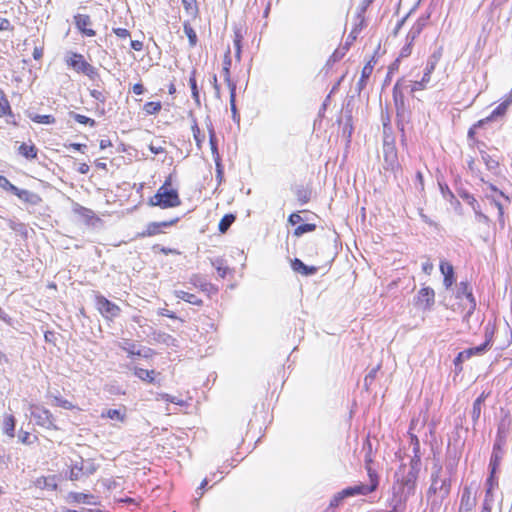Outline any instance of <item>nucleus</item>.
Here are the masks:
<instances>
[{
	"instance_id": "60",
	"label": "nucleus",
	"mask_w": 512,
	"mask_h": 512,
	"mask_svg": "<svg viewBox=\"0 0 512 512\" xmlns=\"http://www.w3.org/2000/svg\"><path fill=\"white\" fill-rule=\"evenodd\" d=\"M297 197L302 204L307 203L309 201V193L305 189H299L297 191Z\"/></svg>"
},
{
	"instance_id": "53",
	"label": "nucleus",
	"mask_w": 512,
	"mask_h": 512,
	"mask_svg": "<svg viewBox=\"0 0 512 512\" xmlns=\"http://www.w3.org/2000/svg\"><path fill=\"white\" fill-rule=\"evenodd\" d=\"M207 485H208V480L207 479L202 480L200 486L197 487V489L195 491V495H196L195 498H194L195 502H198L199 499L202 497L203 490L206 488Z\"/></svg>"
},
{
	"instance_id": "61",
	"label": "nucleus",
	"mask_w": 512,
	"mask_h": 512,
	"mask_svg": "<svg viewBox=\"0 0 512 512\" xmlns=\"http://www.w3.org/2000/svg\"><path fill=\"white\" fill-rule=\"evenodd\" d=\"M492 203L495 205V207L498 210L499 221L503 222L504 210H503L502 203L500 201H498L497 199H492Z\"/></svg>"
},
{
	"instance_id": "23",
	"label": "nucleus",
	"mask_w": 512,
	"mask_h": 512,
	"mask_svg": "<svg viewBox=\"0 0 512 512\" xmlns=\"http://www.w3.org/2000/svg\"><path fill=\"white\" fill-rule=\"evenodd\" d=\"M393 96L397 108V117L404 118V100L403 95L399 92V83H396L393 88Z\"/></svg>"
},
{
	"instance_id": "6",
	"label": "nucleus",
	"mask_w": 512,
	"mask_h": 512,
	"mask_svg": "<svg viewBox=\"0 0 512 512\" xmlns=\"http://www.w3.org/2000/svg\"><path fill=\"white\" fill-rule=\"evenodd\" d=\"M95 301L97 310L104 318L112 320L120 315V307L103 295L97 294L95 296Z\"/></svg>"
},
{
	"instance_id": "25",
	"label": "nucleus",
	"mask_w": 512,
	"mask_h": 512,
	"mask_svg": "<svg viewBox=\"0 0 512 512\" xmlns=\"http://www.w3.org/2000/svg\"><path fill=\"white\" fill-rule=\"evenodd\" d=\"M460 197L466 201L471 207L472 209L474 210V212L476 213V215H478L479 217L483 218V219H487V217L485 215H483L481 212H480V206H479V203L478 201L474 198L473 195H471L470 193L464 191V192H461L460 193Z\"/></svg>"
},
{
	"instance_id": "13",
	"label": "nucleus",
	"mask_w": 512,
	"mask_h": 512,
	"mask_svg": "<svg viewBox=\"0 0 512 512\" xmlns=\"http://www.w3.org/2000/svg\"><path fill=\"white\" fill-rule=\"evenodd\" d=\"M100 417L102 419H110L114 422L124 423L127 419V413L125 407H120L117 409H103Z\"/></svg>"
},
{
	"instance_id": "33",
	"label": "nucleus",
	"mask_w": 512,
	"mask_h": 512,
	"mask_svg": "<svg viewBox=\"0 0 512 512\" xmlns=\"http://www.w3.org/2000/svg\"><path fill=\"white\" fill-rule=\"evenodd\" d=\"M189 85L192 92V98L196 102L197 106H200V96H199V90L196 82V70H193L191 72V75L189 77Z\"/></svg>"
},
{
	"instance_id": "34",
	"label": "nucleus",
	"mask_w": 512,
	"mask_h": 512,
	"mask_svg": "<svg viewBox=\"0 0 512 512\" xmlns=\"http://www.w3.org/2000/svg\"><path fill=\"white\" fill-rule=\"evenodd\" d=\"M230 51L226 53L224 57V66H223V76L224 80L227 83L228 88L230 89V85H236L230 78V66H231V58L229 57Z\"/></svg>"
},
{
	"instance_id": "22",
	"label": "nucleus",
	"mask_w": 512,
	"mask_h": 512,
	"mask_svg": "<svg viewBox=\"0 0 512 512\" xmlns=\"http://www.w3.org/2000/svg\"><path fill=\"white\" fill-rule=\"evenodd\" d=\"M487 397H488V394H486L485 392H482L481 395L473 403L471 417H472V421H473L474 425L477 423V421L480 418L482 405L485 402Z\"/></svg>"
},
{
	"instance_id": "51",
	"label": "nucleus",
	"mask_w": 512,
	"mask_h": 512,
	"mask_svg": "<svg viewBox=\"0 0 512 512\" xmlns=\"http://www.w3.org/2000/svg\"><path fill=\"white\" fill-rule=\"evenodd\" d=\"M380 366L377 365L376 367H374L373 369L370 370V372L365 376V379H364V385L368 388L372 382L374 381L375 377H376V374L379 370Z\"/></svg>"
},
{
	"instance_id": "54",
	"label": "nucleus",
	"mask_w": 512,
	"mask_h": 512,
	"mask_svg": "<svg viewBox=\"0 0 512 512\" xmlns=\"http://www.w3.org/2000/svg\"><path fill=\"white\" fill-rule=\"evenodd\" d=\"M55 402H56V405L57 406H60L64 409H67V410H71L74 408V405L72 404V402L68 401V400H65V399H61V398H58L56 397L55 398Z\"/></svg>"
},
{
	"instance_id": "17",
	"label": "nucleus",
	"mask_w": 512,
	"mask_h": 512,
	"mask_svg": "<svg viewBox=\"0 0 512 512\" xmlns=\"http://www.w3.org/2000/svg\"><path fill=\"white\" fill-rule=\"evenodd\" d=\"M440 271L444 276L443 284L446 289H449L455 282L454 268L447 261H441Z\"/></svg>"
},
{
	"instance_id": "56",
	"label": "nucleus",
	"mask_w": 512,
	"mask_h": 512,
	"mask_svg": "<svg viewBox=\"0 0 512 512\" xmlns=\"http://www.w3.org/2000/svg\"><path fill=\"white\" fill-rule=\"evenodd\" d=\"M468 302H469L468 310H467V312L465 313V315L463 317V321L464 322H468L470 316L473 314V312H474V310L476 308V301H475V299L470 300Z\"/></svg>"
},
{
	"instance_id": "9",
	"label": "nucleus",
	"mask_w": 512,
	"mask_h": 512,
	"mask_svg": "<svg viewBox=\"0 0 512 512\" xmlns=\"http://www.w3.org/2000/svg\"><path fill=\"white\" fill-rule=\"evenodd\" d=\"M476 505V491L472 488V486L464 487L461 503H460V511L471 512Z\"/></svg>"
},
{
	"instance_id": "43",
	"label": "nucleus",
	"mask_w": 512,
	"mask_h": 512,
	"mask_svg": "<svg viewBox=\"0 0 512 512\" xmlns=\"http://www.w3.org/2000/svg\"><path fill=\"white\" fill-rule=\"evenodd\" d=\"M11 115V107L9 105L8 100L6 99L3 92L0 90V117L4 115Z\"/></svg>"
},
{
	"instance_id": "41",
	"label": "nucleus",
	"mask_w": 512,
	"mask_h": 512,
	"mask_svg": "<svg viewBox=\"0 0 512 512\" xmlns=\"http://www.w3.org/2000/svg\"><path fill=\"white\" fill-rule=\"evenodd\" d=\"M69 115L71 118H73L76 122H78L80 124L89 125L91 127L95 126V124H96L94 119L89 118L85 115H81V114L75 113L73 111L69 112Z\"/></svg>"
},
{
	"instance_id": "5",
	"label": "nucleus",
	"mask_w": 512,
	"mask_h": 512,
	"mask_svg": "<svg viewBox=\"0 0 512 512\" xmlns=\"http://www.w3.org/2000/svg\"><path fill=\"white\" fill-rule=\"evenodd\" d=\"M498 488V481H495L493 485L489 484L488 480L485 481V497L483 500V510L482 512H501L502 506L501 501L499 500V495H496V490Z\"/></svg>"
},
{
	"instance_id": "64",
	"label": "nucleus",
	"mask_w": 512,
	"mask_h": 512,
	"mask_svg": "<svg viewBox=\"0 0 512 512\" xmlns=\"http://www.w3.org/2000/svg\"><path fill=\"white\" fill-rule=\"evenodd\" d=\"M302 221V218L301 216L298 214V213H292L289 218H288V222L291 224V225H296L298 224L299 222Z\"/></svg>"
},
{
	"instance_id": "28",
	"label": "nucleus",
	"mask_w": 512,
	"mask_h": 512,
	"mask_svg": "<svg viewBox=\"0 0 512 512\" xmlns=\"http://www.w3.org/2000/svg\"><path fill=\"white\" fill-rule=\"evenodd\" d=\"M68 478L71 481H78V480H82L83 478H85L84 472H83V466L80 464V460L75 461L71 465Z\"/></svg>"
},
{
	"instance_id": "40",
	"label": "nucleus",
	"mask_w": 512,
	"mask_h": 512,
	"mask_svg": "<svg viewBox=\"0 0 512 512\" xmlns=\"http://www.w3.org/2000/svg\"><path fill=\"white\" fill-rule=\"evenodd\" d=\"M235 221V216L233 214H226L219 222L218 229L221 233H225L232 223Z\"/></svg>"
},
{
	"instance_id": "27",
	"label": "nucleus",
	"mask_w": 512,
	"mask_h": 512,
	"mask_svg": "<svg viewBox=\"0 0 512 512\" xmlns=\"http://www.w3.org/2000/svg\"><path fill=\"white\" fill-rule=\"evenodd\" d=\"M18 152L27 159H35L38 150L34 144L22 143L18 148Z\"/></svg>"
},
{
	"instance_id": "44",
	"label": "nucleus",
	"mask_w": 512,
	"mask_h": 512,
	"mask_svg": "<svg viewBox=\"0 0 512 512\" xmlns=\"http://www.w3.org/2000/svg\"><path fill=\"white\" fill-rule=\"evenodd\" d=\"M161 232L159 225L157 222H151L147 225L146 230L143 231L140 236L141 237H148V236H154L156 234H159Z\"/></svg>"
},
{
	"instance_id": "4",
	"label": "nucleus",
	"mask_w": 512,
	"mask_h": 512,
	"mask_svg": "<svg viewBox=\"0 0 512 512\" xmlns=\"http://www.w3.org/2000/svg\"><path fill=\"white\" fill-rule=\"evenodd\" d=\"M442 467L435 464L431 475V486L428 494H438L441 500H445L450 493V482L447 478L441 477Z\"/></svg>"
},
{
	"instance_id": "52",
	"label": "nucleus",
	"mask_w": 512,
	"mask_h": 512,
	"mask_svg": "<svg viewBox=\"0 0 512 512\" xmlns=\"http://www.w3.org/2000/svg\"><path fill=\"white\" fill-rule=\"evenodd\" d=\"M82 74L86 75L91 80H95L99 77L98 70L94 66H92L90 63H88L86 69L84 70V72Z\"/></svg>"
},
{
	"instance_id": "14",
	"label": "nucleus",
	"mask_w": 512,
	"mask_h": 512,
	"mask_svg": "<svg viewBox=\"0 0 512 512\" xmlns=\"http://www.w3.org/2000/svg\"><path fill=\"white\" fill-rule=\"evenodd\" d=\"M510 105L511 103L505 99L491 112L489 116L477 121V126H484L488 122L494 121L499 117H503Z\"/></svg>"
},
{
	"instance_id": "36",
	"label": "nucleus",
	"mask_w": 512,
	"mask_h": 512,
	"mask_svg": "<svg viewBox=\"0 0 512 512\" xmlns=\"http://www.w3.org/2000/svg\"><path fill=\"white\" fill-rule=\"evenodd\" d=\"M71 498L77 503H84V504H95L96 503V497H94L91 494H85V493H72L70 495Z\"/></svg>"
},
{
	"instance_id": "16",
	"label": "nucleus",
	"mask_w": 512,
	"mask_h": 512,
	"mask_svg": "<svg viewBox=\"0 0 512 512\" xmlns=\"http://www.w3.org/2000/svg\"><path fill=\"white\" fill-rule=\"evenodd\" d=\"M22 202L31 205V206H37L42 201L41 197L29 190L26 189H18V191L15 194Z\"/></svg>"
},
{
	"instance_id": "8",
	"label": "nucleus",
	"mask_w": 512,
	"mask_h": 512,
	"mask_svg": "<svg viewBox=\"0 0 512 512\" xmlns=\"http://www.w3.org/2000/svg\"><path fill=\"white\" fill-rule=\"evenodd\" d=\"M417 305L423 310H430L435 303V292L430 287H423L417 293Z\"/></svg>"
},
{
	"instance_id": "3",
	"label": "nucleus",
	"mask_w": 512,
	"mask_h": 512,
	"mask_svg": "<svg viewBox=\"0 0 512 512\" xmlns=\"http://www.w3.org/2000/svg\"><path fill=\"white\" fill-rule=\"evenodd\" d=\"M378 483L373 482L371 485H365V484H357L354 486L347 487L343 489L342 491L338 492L330 501L329 507L330 508H338L340 506V503L343 499L355 495H366L372 491H374L377 487Z\"/></svg>"
},
{
	"instance_id": "57",
	"label": "nucleus",
	"mask_w": 512,
	"mask_h": 512,
	"mask_svg": "<svg viewBox=\"0 0 512 512\" xmlns=\"http://www.w3.org/2000/svg\"><path fill=\"white\" fill-rule=\"evenodd\" d=\"M467 354H468V352H465L464 350L459 352L458 355L456 356V358L454 359L455 366H459L466 360L470 359V357H468Z\"/></svg>"
},
{
	"instance_id": "37",
	"label": "nucleus",
	"mask_w": 512,
	"mask_h": 512,
	"mask_svg": "<svg viewBox=\"0 0 512 512\" xmlns=\"http://www.w3.org/2000/svg\"><path fill=\"white\" fill-rule=\"evenodd\" d=\"M37 484L39 487L55 490L57 488L56 476L43 477L38 479Z\"/></svg>"
},
{
	"instance_id": "29",
	"label": "nucleus",
	"mask_w": 512,
	"mask_h": 512,
	"mask_svg": "<svg viewBox=\"0 0 512 512\" xmlns=\"http://www.w3.org/2000/svg\"><path fill=\"white\" fill-rule=\"evenodd\" d=\"M456 297H465L468 301L475 299L472 293V289L467 282H460L457 285Z\"/></svg>"
},
{
	"instance_id": "35",
	"label": "nucleus",
	"mask_w": 512,
	"mask_h": 512,
	"mask_svg": "<svg viewBox=\"0 0 512 512\" xmlns=\"http://www.w3.org/2000/svg\"><path fill=\"white\" fill-rule=\"evenodd\" d=\"M80 464L83 466L85 478L89 477L90 475H93L98 469V465H96L94 461L91 459L84 460L80 458Z\"/></svg>"
},
{
	"instance_id": "26",
	"label": "nucleus",
	"mask_w": 512,
	"mask_h": 512,
	"mask_svg": "<svg viewBox=\"0 0 512 512\" xmlns=\"http://www.w3.org/2000/svg\"><path fill=\"white\" fill-rule=\"evenodd\" d=\"M428 501L431 505V512L440 511L441 509L446 511L448 509V502L444 504L445 500H441L438 494H428Z\"/></svg>"
},
{
	"instance_id": "30",
	"label": "nucleus",
	"mask_w": 512,
	"mask_h": 512,
	"mask_svg": "<svg viewBox=\"0 0 512 512\" xmlns=\"http://www.w3.org/2000/svg\"><path fill=\"white\" fill-rule=\"evenodd\" d=\"M372 71H373V64H372V61H369L363 67L362 72H361V78L357 83L359 91H361L365 87L366 82H367L368 78L370 77Z\"/></svg>"
},
{
	"instance_id": "55",
	"label": "nucleus",
	"mask_w": 512,
	"mask_h": 512,
	"mask_svg": "<svg viewBox=\"0 0 512 512\" xmlns=\"http://www.w3.org/2000/svg\"><path fill=\"white\" fill-rule=\"evenodd\" d=\"M468 302H469L468 310H467V312L465 313V315L463 317V321L464 322H468L470 316L473 314V312H474V310L476 308V301H475V299L470 300Z\"/></svg>"
},
{
	"instance_id": "1",
	"label": "nucleus",
	"mask_w": 512,
	"mask_h": 512,
	"mask_svg": "<svg viewBox=\"0 0 512 512\" xmlns=\"http://www.w3.org/2000/svg\"><path fill=\"white\" fill-rule=\"evenodd\" d=\"M419 471L420 464H418V460L411 459L408 467L403 464L395 473L396 483L393 486V510L391 512H397L401 509V505L406 501L407 496L414 492Z\"/></svg>"
},
{
	"instance_id": "11",
	"label": "nucleus",
	"mask_w": 512,
	"mask_h": 512,
	"mask_svg": "<svg viewBox=\"0 0 512 512\" xmlns=\"http://www.w3.org/2000/svg\"><path fill=\"white\" fill-rule=\"evenodd\" d=\"M74 23L77 29L85 36L93 37L96 35V32L89 28L92 22L89 15L86 14H77L74 16Z\"/></svg>"
},
{
	"instance_id": "46",
	"label": "nucleus",
	"mask_w": 512,
	"mask_h": 512,
	"mask_svg": "<svg viewBox=\"0 0 512 512\" xmlns=\"http://www.w3.org/2000/svg\"><path fill=\"white\" fill-rule=\"evenodd\" d=\"M481 158L485 162L487 168L489 170H494L498 167V161L494 160L488 153L485 151H480Z\"/></svg>"
},
{
	"instance_id": "50",
	"label": "nucleus",
	"mask_w": 512,
	"mask_h": 512,
	"mask_svg": "<svg viewBox=\"0 0 512 512\" xmlns=\"http://www.w3.org/2000/svg\"><path fill=\"white\" fill-rule=\"evenodd\" d=\"M230 106L231 111L233 113V118L235 119L237 114L236 104H235V98H236V85H230Z\"/></svg>"
},
{
	"instance_id": "10",
	"label": "nucleus",
	"mask_w": 512,
	"mask_h": 512,
	"mask_svg": "<svg viewBox=\"0 0 512 512\" xmlns=\"http://www.w3.org/2000/svg\"><path fill=\"white\" fill-rule=\"evenodd\" d=\"M65 61L66 64L73 68L77 73H83L88 65V62L84 59L83 55L76 52L67 53Z\"/></svg>"
},
{
	"instance_id": "20",
	"label": "nucleus",
	"mask_w": 512,
	"mask_h": 512,
	"mask_svg": "<svg viewBox=\"0 0 512 512\" xmlns=\"http://www.w3.org/2000/svg\"><path fill=\"white\" fill-rule=\"evenodd\" d=\"M384 162V168L386 170L394 171L395 168L398 167L397 153L394 147H389L388 149H385Z\"/></svg>"
},
{
	"instance_id": "63",
	"label": "nucleus",
	"mask_w": 512,
	"mask_h": 512,
	"mask_svg": "<svg viewBox=\"0 0 512 512\" xmlns=\"http://www.w3.org/2000/svg\"><path fill=\"white\" fill-rule=\"evenodd\" d=\"M411 46L412 44H410V41H407V43L402 47L400 51V57H408L411 54Z\"/></svg>"
},
{
	"instance_id": "18",
	"label": "nucleus",
	"mask_w": 512,
	"mask_h": 512,
	"mask_svg": "<svg viewBox=\"0 0 512 512\" xmlns=\"http://www.w3.org/2000/svg\"><path fill=\"white\" fill-rule=\"evenodd\" d=\"M291 267L294 272L299 273L303 276H311L317 272V267L308 266L303 261L298 258H295L291 261Z\"/></svg>"
},
{
	"instance_id": "31",
	"label": "nucleus",
	"mask_w": 512,
	"mask_h": 512,
	"mask_svg": "<svg viewBox=\"0 0 512 512\" xmlns=\"http://www.w3.org/2000/svg\"><path fill=\"white\" fill-rule=\"evenodd\" d=\"M490 343H491V340L489 338H487L484 343H482L478 346H475V347L465 349L464 351L468 352L467 355L470 358L474 355H482L488 350V348L490 347Z\"/></svg>"
},
{
	"instance_id": "2",
	"label": "nucleus",
	"mask_w": 512,
	"mask_h": 512,
	"mask_svg": "<svg viewBox=\"0 0 512 512\" xmlns=\"http://www.w3.org/2000/svg\"><path fill=\"white\" fill-rule=\"evenodd\" d=\"M170 184L171 178L169 177L157 190L156 194L150 198L149 205L158 206L162 209L178 207L181 204L178 191L170 188Z\"/></svg>"
},
{
	"instance_id": "47",
	"label": "nucleus",
	"mask_w": 512,
	"mask_h": 512,
	"mask_svg": "<svg viewBox=\"0 0 512 512\" xmlns=\"http://www.w3.org/2000/svg\"><path fill=\"white\" fill-rule=\"evenodd\" d=\"M0 187L14 195L19 189L14 184H12L5 176H0Z\"/></svg>"
},
{
	"instance_id": "45",
	"label": "nucleus",
	"mask_w": 512,
	"mask_h": 512,
	"mask_svg": "<svg viewBox=\"0 0 512 512\" xmlns=\"http://www.w3.org/2000/svg\"><path fill=\"white\" fill-rule=\"evenodd\" d=\"M315 229H316L315 224H310V223L301 224L294 230V235L296 237H300L305 233L314 231Z\"/></svg>"
},
{
	"instance_id": "32",
	"label": "nucleus",
	"mask_w": 512,
	"mask_h": 512,
	"mask_svg": "<svg viewBox=\"0 0 512 512\" xmlns=\"http://www.w3.org/2000/svg\"><path fill=\"white\" fill-rule=\"evenodd\" d=\"M154 370H147L143 368H135L134 375L141 379L142 381L153 383L154 382Z\"/></svg>"
},
{
	"instance_id": "49",
	"label": "nucleus",
	"mask_w": 512,
	"mask_h": 512,
	"mask_svg": "<svg viewBox=\"0 0 512 512\" xmlns=\"http://www.w3.org/2000/svg\"><path fill=\"white\" fill-rule=\"evenodd\" d=\"M412 443H413L412 452L414 455L411 459H417L418 464L421 465L420 444H419L418 438L412 437Z\"/></svg>"
},
{
	"instance_id": "39",
	"label": "nucleus",
	"mask_w": 512,
	"mask_h": 512,
	"mask_svg": "<svg viewBox=\"0 0 512 512\" xmlns=\"http://www.w3.org/2000/svg\"><path fill=\"white\" fill-rule=\"evenodd\" d=\"M182 5L188 15L195 18L198 15L196 0H182Z\"/></svg>"
},
{
	"instance_id": "48",
	"label": "nucleus",
	"mask_w": 512,
	"mask_h": 512,
	"mask_svg": "<svg viewBox=\"0 0 512 512\" xmlns=\"http://www.w3.org/2000/svg\"><path fill=\"white\" fill-rule=\"evenodd\" d=\"M143 110L148 114V115H153V114H156L158 113L160 110H161V103L160 102H147L144 107H143Z\"/></svg>"
},
{
	"instance_id": "19",
	"label": "nucleus",
	"mask_w": 512,
	"mask_h": 512,
	"mask_svg": "<svg viewBox=\"0 0 512 512\" xmlns=\"http://www.w3.org/2000/svg\"><path fill=\"white\" fill-rule=\"evenodd\" d=\"M427 18L428 17H421L419 18L416 23L412 26V28L410 29V31L408 32L407 34V37H406V40L407 41H410V44H412L414 42V40L420 35V33L422 32L423 28L425 27L426 25V21H427Z\"/></svg>"
},
{
	"instance_id": "12",
	"label": "nucleus",
	"mask_w": 512,
	"mask_h": 512,
	"mask_svg": "<svg viewBox=\"0 0 512 512\" xmlns=\"http://www.w3.org/2000/svg\"><path fill=\"white\" fill-rule=\"evenodd\" d=\"M501 460H502V452L497 451V445H494L493 452H492L490 462H489L490 473H489L488 478L486 479V480H488L490 485H491V483L493 484V483H495V481H498L496 473H497V470L501 463Z\"/></svg>"
},
{
	"instance_id": "58",
	"label": "nucleus",
	"mask_w": 512,
	"mask_h": 512,
	"mask_svg": "<svg viewBox=\"0 0 512 512\" xmlns=\"http://www.w3.org/2000/svg\"><path fill=\"white\" fill-rule=\"evenodd\" d=\"M90 96L101 103H104L106 101V97L104 96V94L96 89L90 90Z\"/></svg>"
},
{
	"instance_id": "38",
	"label": "nucleus",
	"mask_w": 512,
	"mask_h": 512,
	"mask_svg": "<svg viewBox=\"0 0 512 512\" xmlns=\"http://www.w3.org/2000/svg\"><path fill=\"white\" fill-rule=\"evenodd\" d=\"M183 30L186 36L188 37L190 46L194 47L197 44V34L195 30L192 28L189 22H184Z\"/></svg>"
},
{
	"instance_id": "42",
	"label": "nucleus",
	"mask_w": 512,
	"mask_h": 512,
	"mask_svg": "<svg viewBox=\"0 0 512 512\" xmlns=\"http://www.w3.org/2000/svg\"><path fill=\"white\" fill-rule=\"evenodd\" d=\"M30 119L39 124H53L55 122V118L52 115H30Z\"/></svg>"
},
{
	"instance_id": "24",
	"label": "nucleus",
	"mask_w": 512,
	"mask_h": 512,
	"mask_svg": "<svg viewBox=\"0 0 512 512\" xmlns=\"http://www.w3.org/2000/svg\"><path fill=\"white\" fill-rule=\"evenodd\" d=\"M175 296L178 299H181V300L188 302L192 305L201 306L203 304V301L200 298H198L196 295H194L192 293H188L183 290H176Z\"/></svg>"
},
{
	"instance_id": "15",
	"label": "nucleus",
	"mask_w": 512,
	"mask_h": 512,
	"mask_svg": "<svg viewBox=\"0 0 512 512\" xmlns=\"http://www.w3.org/2000/svg\"><path fill=\"white\" fill-rule=\"evenodd\" d=\"M441 58V51L438 50L434 52L427 60L426 67L424 70V75L422 77V83H429L430 82V76L432 72L435 70V67L437 66L439 60Z\"/></svg>"
},
{
	"instance_id": "21",
	"label": "nucleus",
	"mask_w": 512,
	"mask_h": 512,
	"mask_svg": "<svg viewBox=\"0 0 512 512\" xmlns=\"http://www.w3.org/2000/svg\"><path fill=\"white\" fill-rule=\"evenodd\" d=\"M16 419L12 414H6L3 417L2 430L10 438L15 436Z\"/></svg>"
},
{
	"instance_id": "59",
	"label": "nucleus",
	"mask_w": 512,
	"mask_h": 512,
	"mask_svg": "<svg viewBox=\"0 0 512 512\" xmlns=\"http://www.w3.org/2000/svg\"><path fill=\"white\" fill-rule=\"evenodd\" d=\"M213 265L216 267L217 272L221 278H224L227 274L228 267H224L222 265V261L217 260L216 263H213Z\"/></svg>"
},
{
	"instance_id": "62",
	"label": "nucleus",
	"mask_w": 512,
	"mask_h": 512,
	"mask_svg": "<svg viewBox=\"0 0 512 512\" xmlns=\"http://www.w3.org/2000/svg\"><path fill=\"white\" fill-rule=\"evenodd\" d=\"M113 32L118 36L119 38H127L130 36V32L125 28H114Z\"/></svg>"
},
{
	"instance_id": "7",
	"label": "nucleus",
	"mask_w": 512,
	"mask_h": 512,
	"mask_svg": "<svg viewBox=\"0 0 512 512\" xmlns=\"http://www.w3.org/2000/svg\"><path fill=\"white\" fill-rule=\"evenodd\" d=\"M31 417L38 426L45 429H57L52 413L42 406H32Z\"/></svg>"
}]
</instances>
